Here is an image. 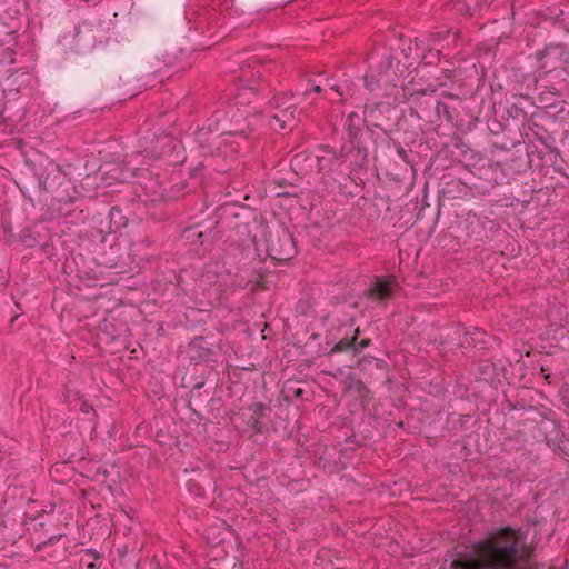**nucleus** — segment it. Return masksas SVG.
<instances>
[{"label":"nucleus","instance_id":"22","mask_svg":"<svg viewBox=\"0 0 569 569\" xmlns=\"http://www.w3.org/2000/svg\"><path fill=\"white\" fill-rule=\"evenodd\" d=\"M249 74L252 76V77L258 74L260 77L261 76V71L260 70H258L257 72H254L253 70L251 71V64L248 63L246 67L242 68V76L241 77L244 79Z\"/></svg>","mask_w":569,"mask_h":569},{"label":"nucleus","instance_id":"5","mask_svg":"<svg viewBox=\"0 0 569 569\" xmlns=\"http://www.w3.org/2000/svg\"><path fill=\"white\" fill-rule=\"evenodd\" d=\"M271 103L274 108L272 119L279 123L280 129L290 127L296 120V104L288 102L284 97L279 96H274Z\"/></svg>","mask_w":569,"mask_h":569},{"label":"nucleus","instance_id":"26","mask_svg":"<svg viewBox=\"0 0 569 569\" xmlns=\"http://www.w3.org/2000/svg\"><path fill=\"white\" fill-rule=\"evenodd\" d=\"M330 89L333 90L335 92H337L338 96L343 94L342 88L339 84H332V86H330Z\"/></svg>","mask_w":569,"mask_h":569},{"label":"nucleus","instance_id":"8","mask_svg":"<svg viewBox=\"0 0 569 569\" xmlns=\"http://www.w3.org/2000/svg\"><path fill=\"white\" fill-rule=\"evenodd\" d=\"M539 62L541 71H551L553 69L563 68L566 59L560 47H548L539 53Z\"/></svg>","mask_w":569,"mask_h":569},{"label":"nucleus","instance_id":"14","mask_svg":"<svg viewBox=\"0 0 569 569\" xmlns=\"http://www.w3.org/2000/svg\"><path fill=\"white\" fill-rule=\"evenodd\" d=\"M479 371L483 379H491L496 375V367L493 363H483L479 366Z\"/></svg>","mask_w":569,"mask_h":569},{"label":"nucleus","instance_id":"11","mask_svg":"<svg viewBox=\"0 0 569 569\" xmlns=\"http://www.w3.org/2000/svg\"><path fill=\"white\" fill-rule=\"evenodd\" d=\"M60 180H62V174L59 168L52 167L50 172L39 179V186L44 191H52Z\"/></svg>","mask_w":569,"mask_h":569},{"label":"nucleus","instance_id":"4","mask_svg":"<svg viewBox=\"0 0 569 569\" xmlns=\"http://www.w3.org/2000/svg\"><path fill=\"white\" fill-rule=\"evenodd\" d=\"M456 332L459 333V346L462 348L471 347L483 351L490 347L492 340L490 336L479 328H473L472 330L458 328Z\"/></svg>","mask_w":569,"mask_h":569},{"label":"nucleus","instance_id":"18","mask_svg":"<svg viewBox=\"0 0 569 569\" xmlns=\"http://www.w3.org/2000/svg\"><path fill=\"white\" fill-rule=\"evenodd\" d=\"M399 67H400V62L396 57H393V56L388 57L386 66H385L386 70H390V69L395 68L397 71H400V74H402L403 71L400 70Z\"/></svg>","mask_w":569,"mask_h":569},{"label":"nucleus","instance_id":"3","mask_svg":"<svg viewBox=\"0 0 569 569\" xmlns=\"http://www.w3.org/2000/svg\"><path fill=\"white\" fill-rule=\"evenodd\" d=\"M361 121L362 119L357 112H351L346 120L348 140L353 147V150L351 152L352 156L355 157V167L363 166L368 157L367 148L361 146L360 140L358 139Z\"/></svg>","mask_w":569,"mask_h":569},{"label":"nucleus","instance_id":"2","mask_svg":"<svg viewBox=\"0 0 569 569\" xmlns=\"http://www.w3.org/2000/svg\"><path fill=\"white\" fill-rule=\"evenodd\" d=\"M140 148L139 153L144 154L149 159H158L174 151L177 144L169 134H152L146 136L140 140Z\"/></svg>","mask_w":569,"mask_h":569},{"label":"nucleus","instance_id":"12","mask_svg":"<svg viewBox=\"0 0 569 569\" xmlns=\"http://www.w3.org/2000/svg\"><path fill=\"white\" fill-rule=\"evenodd\" d=\"M542 72L543 77H540V81H542L543 83L556 82L558 84H566V80L569 76V72L567 71L566 67Z\"/></svg>","mask_w":569,"mask_h":569},{"label":"nucleus","instance_id":"32","mask_svg":"<svg viewBox=\"0 0 569 569\" xmlns=\"http://www.w3.org/2000/svg\"><path fill=\"white\" fill-rule=\"evenodd\" d=\"M203 383H198L196 388H201Z\"/></svg>","mask_w":569,"mask_h":569},{"label":"nucleus","instance_id":"24","mask_svg":"<svg viewBox=\"0 0 569 569\" xmlns=\"http://www.w3.org/2000/svg\"><path fill=\"white\" fill-rule=\"evenodd\" d=\"M433 59H439V51L429 52V54H425L422 57V61H425V63H432Z\"/></svg>","mask_w":569,"mask_h":569},{"label":"nucleus","instance_id":"28","mask_svg":"<svg viewBox=\"0 0 569 569\" xmlns=\"http://www.w3.org/2000/svg\"><path fill=\"white\" fill-rule=\"evenodd\" d=\"M398 154H399L400 157L405 158V156H406V151L403 150V148L399 147V149H398Z\"/></svg>","mask_w":569,"mask_h":569},{"label":"nucleus","instance_id":"15","mask_svg":"<svg viewBox=\"0 0 569 569\" xmlns=\"http://www.w3.org/2000/svg\"><path fill=\"white\" fill-rule=\"evenodd\" d=\"M545 87L547 88V93L549 96H552L555 98H558L561 94V91L566 84H558L556 82L552 83H545Z\"/></svg>","mask_w":569,"mask_h":569},{"label":"nucleus","instance_id":"20","mask_svg":"<svg viewBox=\"0 0 569 569\" xmlns=\"http://www.w3.org/2000/svg\"><path fill=\"white\" fill-rule=\"evenodd\" d=\"M436 111H437L438 114L443 113L445 117L447 118V120L451 119L448 106L445 102L438 101L437 104H436Z\"/></svg>","mask_w":569,"mask_h":569},{"label":"nucleus","instance_id":"25","mask_svg":"<svg viewBox=\"0 0 569 569\" xmlns=\"http://www.w3.org/2000/svg\"><path fill=\"white\" fill-rule=\"evenodd\" d=\"M316 92V93H319L322 91V88L320 84H312V87L310 89H307L305 92H303V96H307L309 94L310 92Z\"/></svg>","mask_w":569,"mask_h":569},{"label":"nucleus","instance_id":"17","mask_svg":"<svg viewBox=\"0 0 569 569\" xmlns=\"http://www.w3.org/2000/svg\"><path fill=\"white\" fill-rule=\"evenodd\" d=\"M202 237H203L202 232L197 231L196 229H188L186 231V238L188 240L198 241L201 244L203 243Z\"/></svg>","mask_w":569,"mask_h":569},{"label":"nucleus","instance_id":"16","mask_svg":"<svg viewBox=\"0 0 569 569\" xmlns=\"http://www.w3.org/2000/svg\"><path fill=\"white\" fill-rule=\"evenodd\" d=\"M379 79L372 74H368L365 78V86L369 91H375L379 87Z\"/></svg>","mask_w":569,"mask_h":569},{"label":"nucleus","instance_id":"29","mask_svg":"<svg viewBox=\"0 0 569 569\" xmlns=\"http://www.w3.org/2000/svg\"><path fill=\"white\" fill-rule=\"evenodd\" d=\"M114 212L120 213L121 211L113 207V208L111 209V216H113V214H114Z\"/></svg>","mask_w":569,"mask_h":569},{"label":"nucleus","instance_id":"9","mask_svg":"<svg viewBox=\"0 0 569 569\" xmlns=\"http://www.w3.org/2000/svg\"><path fill=\"white\" fill-rule=\"evenodd\" d=\"M396 287L397 282L395 279L377 277L367 291L370 298L377 300H387L391 298Z\"/></svg>","mask_w":569,"mask_h":569},{"label":"nucleus","instance_id":"6","mask_svg":"<svg viewBox=\"0 0 569 569\" xmlns=\"http://www.w3.org/2000/svg\"><path fill=\"white\" fill-rule=\"evenodd\" d=\"M269 251L274 254L273 258L278 260H289L296 254V247L292 236L282 231L278 238V243L271 241L269 243Z\"/></svg>","mask_w":569,"mask_h":569},{"label":"nucleus","instance_id":"13","mask_svg":"<svg viewBox=\"0 0 569 569\" xmlns=\"http://www.w3.org/2000/svg\"><path fill=\"white\" fill-rule=\"evenodd\" d=\"M539 107L541 108H552L556 107L557 98L549 96L547 92L542 91L538 96Z\"/></svg>","mask_w":569,"mask_h":569},{"label":"nucleus","instance_id":"23","mask_svg":"<svg viewBox=\"0 0 569 569\" xmlns=\"http://www.w3.org/2000/svg\"><path fill=\"white\" fill-rule=\"evenodd\" d=\"M250 425L257 432H261L262 428L260 423V418L252 416L250 418Z\"/></svg>","mask_w":569,"mask_h":569},{"label":"nucleus","instance_id":"21","mask_svg":"<svg viewBox=\"0 0 569 569\" xmlns=\"http://www.w3.org/2000/svg\"><path fill=\"white\" fill-rule=\"evenodd\" d=\"M488 533H503V535H507V533H521V532L519 530H515L511 527H503V528H500V529L491 530Z\"/></svg>","mask_w":569,"mask_h":569},{"label":"nucleus","instance_id":"10","mask_svg":"<svg viewBox=\"0 0 569 569\" xmlns=\"http://www.w3.org/2000/svg\"><path fill=\"white\" fill-rule=\"evenodd\" d=\"M359 333V328L355 329L353 336L351 338H342L333 346L331 352L352 351L356 355L361 352L363 349L368 348L371 345V340L369 338H365L359 342H356Z\"/></svg>","mask_w":569,"mask_h":569},{"label":"nucleus","instance_id":"1","mask_svg":"<svg viewBox=\"0 0 569 569\" xmlns=\"http://www.w3.org/2000/svg\"><path fill=\"white\" fill-rule=\"evenodd\" d=\"M485 536L462 558L451 562L452 569H552L533 561L535 541L531 536Z\"/></svg>","mask_w":569,"mask_h":569},{"label":"nucleus","instance_id":"27","mask_svg":"<svg viewBox=\"0 0 569 569\" xmlns=\"http://www.w3.org/2000/svg\"><path fill=\"white\" fill-rule=\"evenodd\" d=\"M302 395H303V390H302V389H300V388H298V389H296V390L293 391V396H295L296 398H299V397H301Z\"/></svg>","mask_w":569,"mask_h":569},{"label":"nucleus","instance_id":"19","mask_svg":"<svg viewBox=\"0 0 569 569\" xmlns=\"http://www.w3.org/2000/svg\"><path fill=\"white\" fill-rule=\"evenodd\" d=\"M252 410H253V416L260 418V417L264 416V412L267 410H270V408L262 402H257L253 405Z\"/></svg>","mask_w":569,"mask_h":569},{"label":"nucleus","instance_id":"30","mask_svg":"<svg viewBox=\"0 0 569 569\" xmlns=\"http://www.w3.org/2000/svg\"><path fill=\"white\" fill-rule=\"evenodd\" d=\"M82 411L88 412V406L87 405H83Z\"/></svg>","mask_w":569,"mask_h":569},{"label":"nucleus","instance_id":"31","mask_svg":"<svg viewBox=\"0 0 569 569\" xmlns=\"http://www.w3.org/2000/svg\"><path fill=\"white\" fill-rule=\"evenodd\" d=\"M54 538H56V537L51 536V537L49 538L48 542H53V539H54Z\"/></svg>","mask_w":569,"mask_h":569},{"label":"nucleus","instance_id":"7","mask_svg":"<svg viewBox=\"0 0 569 569\" xmlns=\"http://www.w3.org/2000/svg\"><path fill=\"white\" fill-rule=\"evenodd\" d=\"M343 149L337 152L333 148L326 146L320 149V154L317 156V167L319 171H333L340 168L343 163Z\"/></svg>","mask_w":569,"mask_h":569}]
</instances>
